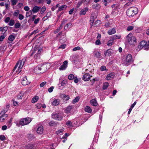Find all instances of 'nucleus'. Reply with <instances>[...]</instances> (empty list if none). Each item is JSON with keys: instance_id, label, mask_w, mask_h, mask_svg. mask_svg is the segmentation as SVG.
<instances>
[{"instance_id": "1", "label": "nucleus", "mask_w": 149, "mask_h": 149, "mask_svg": "<svg viewBox=\"0 0 149 149\" xmlns=\"http://www.w3.org/2000/svg\"><path fill=\"white\" fill-rule=\"evenodd\" d=\"M26 59V58H24L20 61L18 62L13 69V71H15L17 68L16 72H17L18 73H19L21 71V69L24 64Z\"/></svg>"}, {"instance_id": "2", "label": "nucleus", "mask_w": 149, "mask_h": 149, "mask_svg": "<svg viewBox=\"0 0 149 149\" xmlns=\"http://www.w3.org/2000/svg\"><path fill=\"white\" fill-rule=\"evenodd\" d=\"M138 12V8L134 7L128 8L126 12L127 15L129 17H133Z\"/></svg>"}, {"instance_id": "3", "label": "nucleus", "mask_w": 149, "mask_h": 149, "mask_svg": "<svg viewBox=\"0 0 149 149\" xmlns=\"http://www.w3.org/2000/svg\"><path fill=\"white\" fill-rule=\"evenodd\" d=\"M126 38L129 44L134 46L136 42V39L133 35L132 33H130L126 36Z\"/></svg>"}, {"instance_id": "4", "label": "nucleus", "mask_w": 149, "mask_h": 149, "mask_svg": "<svg viewBox=\"0 0 149 149\" xmlns=\"http://www.w3.org/2000/svg\"><path fill=\"white\" fill-rule=\"evenodd\" d=\"M31 121V119L29 118H26L21 120L19 122V124L23 126L27 125Z\"/></svg>"}, {"instance_id": "5", "label": "nucleus", "mask_w": 149, "mask_h": 149, "mask_svg": "<svg viewBox=\"0 0 149 149\" xmlns=\"http://www.w3.org/2000/svg\"><path fill=\"white\" fill-rule=\"evenodd\" d=\"M132 57L130 54H128L126 56L125 59L124 61L123 64L127 66L130 64L132 61Z\"/></svg>"}, {"instance_id": "6", "label": "nucleus", "mask_w": 149, "mask_h": 149, "mask_svg": "<svg viewBox=\"0 0 149 149\" xmlns=\"http://www.w3.org/2000/svg\"><path fill=\"white\" fill-rule=\"evenodd\" d=\"M40 73H43L45 72L47 69L49 68V65L48 64L40 65Z\"/></svg>"}, {"instance_id": "7", "label": "nucleus", "mask_w": 149, "mask_h": 149, "mask_svg": "<svg viewBox=\"0 0 149 149\" xmlns=\"http://www.w3.org/2000/svg\"><path fill=\"white\" fill-rule=\"evenodd\" d=\"M52 117L54 119L58 120H61L63 118L61 114L59 113L53 114Z\"/></svg>"}, {"instance_id": "8", "label": "nucleus", "mask_w": 149, "mask_h": 149, "mask_svg": "<svg viewBox=\"0 0 149 149\" xmlns=\"http://www.w3.org/2000/svg\"><path fill=\"white\" fill-rule=\"evenodd\" d=\"M68 66V61H65L63 63V64L59 68V69L60 70H65Z\"/></svg>"}, {"instance_id": "9", "label": "nucleus", "mask_w": 149, "mask_h": 149, "mask_svg": "<svg viewBox=\"0 0 149 149\" xmlns=\"http://www.w3.org/2000/svg\"><path fill=\"white\" fill-rule=\"evenodd\" d=\"M90 79V76L89 74L86 73L82 77V79L85 81H88Z\"/></svg>"}, {"instance_id": "10", "label": "nucleus", "mask_w": 149, "mask_h": 149, "mask_svg": "<svg viewBox=\"0 0 149 149\" xmlns=\"http://www.w3.org/2000/svg\"><path fill=\"white\" fill-rule=\"evenodd\" d=\"M43 127L42 125H40L38 127L37 130V132L38 134H41L43 133Z\"/></svg>"}, {"instance_id": "11", "label": "nucleus", "mask_w": 149, "mask_h": 149, "mask_svg": "<svg viewBox=\"0 0 149 149\" xmlns=\"http://www.w3.org/2000/svg\"><path fill=\"white\" fill-rule=\"evenodd\" d=\"M22 84L24 86H25L29 84L27 80L26 77H24L22 79L21 81Z\"/></svg>"}, {"instance_id": "12", "label": "nucleus", "mask_w": 149, "mask_h": 149, "mask_svg": "<svg viewBox=\"0 0 149 149\" xmlns=\"http://www.w3.org/2000/svg\"><path fill=\"white\" fill-rule=\"evenodd\" d=\"M114 73H111L108 74L106 78V80H111L114 77Z\"/></svg>"}, {"instance_id": "13", "label": "nucleus", "mask_w": 149, "mask_h": 149, "mask_svg": "<svg viewBox=\"0 0 149 149\" xmlns=\"http://www.w3.org/2000/svg\"><path fill=\"white\" fill-rule=\"evenodd\" d=\"M112 50L111 49H109L106 50L104 52V54L105 56H109L111 55L112 54Z\"/></svg>"}, {"instance_id": "14", "label": "nucleus", "mask_w": 149, "mask_h": 149, "mask_svg": "<svg viewBox=\"0 0 149 149\" xmlns=\"http://www.w3.org/2000/svg\"><path fill=\"white\" fill-rule=\"evenodd\" d=\"M33 72L36 73H40L41 70L40 69V65H39L35 67L33 70Z\"/></svg>"}, {"instance_id": "15", "label": "nucleus", "mask_w": 149, "mask_h": 149, "mask_svg": "<svg viewBox=\"0 0 149 149\" xmlns=\"http://www.w3.org/2000/svg\"><path fill=\"white\" fill-rule=\"evenodd\" d=\"M60 102V100L56 99L54 100L52 102V104L53 105L57 106L59 104Z\"/></svg>"}, {"instance_id": "16", "label": "nucleus", "mask_w": 149, "mask_h": 149, "mask_svg": "<svg viewBox=\"0 0 149 149\" xmlns=\"http://www.w3.org/2000/svg\"><path fill=\"white\" fill-rule=\"evenodd\" d=\"M146 42L145 41H142L140 43L139 45H138V48L142 49L144 47V46L146 44Z\"/></svg>"}, {"instance_id": "17", "label": "nucleus", "mask_w": 149, "mask_h": 149, "mask_svg": "<svg viewBox=\"0 0 149 149\" xmlns=\"http://www.w3.org/2000/svg\"><path fill=\"white\" fill-rule=\"evenodd\" d=\"M61 98L64 100L66 101L70 99V97L68 95H66L64 94H61Z\"/></svg>"}, {"instance_id": "18", "label": "nucleus", "mask_w": 149, "mask_h": 149, "mask_svg": "<svg viewBox=\"0 0 149 149\" xmlns=\"http://www.w3.org/2000/svg\"><path fill=\"white\" fill-rule=\"evenodd\" d=\"M40 7L36 6L32 9V11L33 13H36L39 11V9H40Z\"/></svg>"}, {"instance_id": "19", "label": "nucleus", "mask_w": 149, "mask_h": 149, "mask_svg": "<svg viewBox=\"0 0 149 149\" xmlns=\"http://www.w3.org/2000/svg\"><path fill=\"white\" fill-rule=\"evenodd\" d=\"M88 8L87 7H86L82 9L81 10L80 13V15H84L86 13V11H88Z\"/></svg>"}, {"instance_id": "20", "label": "nucleus", "mask_w": 149, "mask_h": 149, "mask_svg": "<svg viewBox=\"0 0 149 149\" xmlns=\"http://www.w3.org/2000/svg\"><path fill=\"white\" fill-rule=\"evenodd\" d=\"M90 104L94 106H96L98 105V103L96 100L95 99H93L90 101Z\"/></svg>"}, {"instance_id": "21", "label": "nucleus", "mask_w": 149, "mask_h": 149, "mask_svg": "<svg viewBox=\"0 0 149 149\" xmlns=\"http://www.w3.org/2000/svg\"><path fill=\"white\" fill-rule=\"evenodd\" d=\"M26 148L27 149H35V145L32 143L28 144Z\"/></svg>"}, {"instance_id": "22", "label": "nucleus", "mask_w": 149, "mask_h": 149, "mask_svg": "<svg viewBox=\"0 0 149 149\" xmlns=\"http://www.w3.org/2000/svg\"><path fill=\"white\" fill-rule=\"evenodd\" d=\"M100 5L98 3H96L92 5V8L93 9H96L97 10L100 9Z\"/></svg>"}, {"instance_id": "23", "label": "nucleus", "mask_w": 149, "mask_h": 149, "mask_svg": "<svg viewBox=\"0 0 149 149\" xmlns=\"http://www.w3.org/2000/svg\"><path fill=\"white\" fill-rule=\"evenodd\" d=\"M67 6L65 5L61 6L59 7L58 10L57 11V12H58L59 11L65 10L67 8Z\"/></svg>"}, {"instance_id": "24", "label": "nucleus", "mask_w": 149, "mask_h": 149, "mask_svg": "<svg viewBox=\"0 0 149 149\" xmlns=\"http://www.w3.org/2000/svg\"><path fill=\"white\" fill-rule=\"evenodd\" d=\"M93 54L97 58H100L101 57V53L99 52L95 51L93 52Z\"/></svg>"}, {"instance_id": "25", "label": "nucleus", "mask_w": 149, "mask_h": 149, "mask_svg": "<svg viewBox=\"0 0 149 149\" xmlns=\"http://www.w3.org/2000/svg\"><path fill=\"white\" fill-rule=\"evenodd\" d=\"M116 32V31L115 29L113 28L109 30L108 31L107 33L108 34L111 35L114 34Z\"/></svg>"}, {"instance_id": "26", "label": "nucleus", "mask_w": 149, "mask_h": 149, "mask_svg": "<svg viewBox=\"0 0 149 149\" xmlns=\"http://www.w3.org/2000/svg\"><path fill=\"white\" fill-rule=\"evenodd\" d=\"M85 111L86 112L88 113H91L92 110L91 107L89 106H86L85 109Z\"/></svg>"}, {"instance_id": "27", "label": "nucleus", "mask_w": 149, "mask_h": 149, "mask_svg": "<svg viewBox=\"0 0 149 149\" xmlns=\"http://www.w3.org/2000/svg\"><path fill=\"white\" fill-rule=\"evenodd\" d=\"M72 107V106L71 105L68 106L65 109V112L67 113H69L71 111Z\"/></svg>"}, {"instance_id": "28", "label": "nucleus", "mask_w": 149, "mask_h": 149, "mask_svg": "<svg viewBox=\"0 0 149 149\" xmlns=\"http://www.w3.org/2000/svg\"><path fill=\"white\" fill-rule=\"evenodd\" d=\"M39 99L38 97V96L36 95L32 99L31 102L33 103H35L37 102Z\"/></svg>"}, {"instance_id": "29", "label": "nucleus", "mask_w": 149, "mask_h": 149, "mask_svg": "<svg viewBox=\"0 0 149 149\" xmlns=\"http://www.w3.org/2000/svg\"><path fill=\"white\" fill-rule=\"evenodd\" d=\"M109 86V84L107 82L104 83L103 85V90L106 89Z\"/></svg>"}, {"instance_id": "30", "label": "nucleus", "mask_w": 149, "mask_h": 149, "mask_svg": "<svg viewBox=\"0 0 149 149\" xmlns=\"http://www.w3.org/2000/svg\"><path fill=\"white\" fill-rule=\"evenodd\" d=\"M95 18H96V16H93L92 15V14L91 15V18H90V21L92 23L91 26H92L93 25V22H94Z\"/></svg>"}, {"instance_id": "31", "label": "nucleus", "mask_w": 149, "mask_h": 149, "mask_svg": "<svg viewBox=\"0 0 149 149\" xmlns=\"http://www.w3.org/2000/svg\"><path fill=\"white\" fill-rule=\"evenodd\" d=\"M15 37L13 35H10L8 37V40L11 41V42H13L15 39Z\"/></svg>"}, {"instance_id": "32", "label": "nucleus", "mask_w": 149, "mask_h": 149, "mask_svg": "<svg viewBox=\"0 0 149 149\" xmlns=\"http://www.w3.org/2000/svg\"><path fill=\"white\" fill-rule=\"evenodd\" d=\"M24 96V93L22 92H20L17 95V97L19 99H22Z\"/></svg>"}, {"instance_id": "33", "label": "nucleus", "mask_w": 149, "mask_h": 149, "mask_svg": "<svg viewBox=\"0 0 149 149\" xmlns=\"http://www.w3.org/2000/svg\"><path fill=\"white\" fill-rule=\"evenodd\" d=\"M80 97L79 96L76 97L72 101V103L75 104L79 100Z\"/></svg>"}, {"instance_id": "34", "label": "nucleus", "mask_w": 149, "mask_h": 149, "mask_svg": "<svg viewBox=\"0 0 149 149\" xmlns=\"http://www.w3.org/2000/svg\"><path fill=\"white\" fill-rule=\"evenodd\" d=\"M114 43V42L111 40L110 39L107 42V45L109 46H111Z\"/></svg>"}, {"instance_id": "35", "label": "nucleus", "mask_w": 149, "mask_h": 149, "mask_svg": "<svg viewBox=\"0 0 149 149\" xmlns=\"http://www.w3.org/2000/svg\"><path fill=\"white\" fill-rule=\"evenodd\" d=\"M7 30V28L6 27H0V31H2V32L5 33Z\"/></svg>"}, {"instance_id": "36", "label": "nucleus", "mask_w": 149, "mask_h": 149, "mask_svg": "<svg viewBox=\"0 0 149 149\" xmlns=\"http://www.w3.org/2000/svg\"><path fill=\"white\" fill-rule=\"evenodd\" d=\"M15 24V22L14 20L13 19H10L9 21L8 25L10 26H12L14 25Z\"/></svg>"}, {"instance_id": "37", "label": "nucleus", "mask_w": 149, "mask_h": 149, "mask_svg": "<svg viewBox=\"0 0 149 149\" xmlns=\"http://www.w3.org/2000/svg\"><path fill=\"white\" fill-rule=\"evenodd\" d=\"M32 14V12L31 10L28 12H27L26 14V17H29Z\"/></svg>"}, {"instance_id": "38", "label": "nucleus", "mask_w": 149, "mask_h": 149, "mask_svg": "<svg viewBox=\"0 0 149 149\" xmlns=\"http://www.w3.org/2000/svg\"><path fill=\"white\" fill-rule=\"evenodd\" d=\"M11 4L12 6L15 5L17 3L18 0H11Z\"/></svg>"}, {"instance_id": "39", "label": "nucleus", "mask_w": 149, "mask_h": 149, "mask_svg": "<svg viewBox=\"0 0 149 149\" xmlns=\"http://www.w3.org/2000/svg\"><path fill=\"white\" fill-rule=\"evenodd\" d=\"M74 75L72 74H70L68 76V79L70 80H72L74 79Z\"/></svg>"}, {"instance_id": "40", "label": "nucleus", "mask_w": 149, "mask_h": 149, "mask_svg": "<svg viewBox=\"0 0 149 149\" xmlns=\"http://www.w3.org/2000/svg\"><path fill=\"white\" fill-rule=\"evenodd\" d=\"M64 130L63 129H61L58 130L56 132V133L57 134H59L60 135L61 134V133H62Z\"/></svg>"}, {"instance_id": "41", "label": "nucleus", "mask_w": 149, "mask_h": 149, "mask_svg": "<svg viewBox=\"0 0 149 149\" xmlns=\"http://www.w3.org/2000/svg\"><path fill=\"white\" fill-rule=\"evenodd\" d=\"M46 8L45 6H43L41 10L40 11V13L41 14H43L44 12L46 10Z\"/></svg>"}, {"instance_id": "42", "label": "nucleus", "mask_w": 149, "mask_h": 149, "mask_svg": "<svg viewBox=\"0 0 149 149\" xmlns=\"http://www.w3.org/2000/svg\"><path fill=\"white\" fill-rule=\"evenodd\" d=\"M100 24L101 21L100 20H97L95 22L94 25H95V26H97Z\"/></svg>"}, {"instance_id": "43", "label": "nucleus", "mask_w": 149, "mask_h": 149, "mask_svg": "<svg viewBox=\"0 0 149 149\" xmlns=\"http://www.w3.org/2000/svg\"><path fill=\"white\" fill-rule=\"evenodd\" d=\"M19 13V10H17L16 11H15L13 13V15L14 16L17 17Z\"/></svg>"}, {"instance_id": "44", "label": "nucleus", "mask_w": 149, "mask_h": 149, "mask_svg": "<svg viewBox=\"0 0 149 149\" xmlns=\"http://www.w3.org/2000/svg\"><path fill=\"white\" fill-rule=\"evenodd\" d=\"M67 83V81L66 80H63L62 81L61 83V85L62 86H64L65 84H66Z\"/></svg>"}, {"instance_id": "45", "label": "nucleus", "mask_w": 149, "mask_h": 149, "mask_svg": "<svg viewBox=\"0 0 149 149\" xmlns=\"http://www.w3.org/2000/svg\"><path fill=\"white\" fill-rule=\"evenodd\" d=\"M24 16L21 14H19L18 15V18L20 20H22L23 19Z\"/></svg>"}, {"instance_id": "46", "label": "nucleus", "mask_w": 149, "mask_h": 149, "mask_svg": "<svg viewBox=\"0 0 149 149\" xmlns=\"http://www.w3.org/2000/svg\"><path fill=\"white\" fill-rule=\"evenodd\" d=\"M6 37V36L4 34H3L0 36V41H2Z\"/></svg>"}, {"instance_id": "47", "label": "nucleus", "mask_w": 149, "mask_h": 149, "mask_svg": "<svg viewBox=\"0 0 149 149\" xmlns=\"http://www.w3.org/2000/svg\"><path fill=\"white\" fill-rule=\"evenodd\" d=\"M84 2L83 0H82L80 1H79L77 4V7L79 8L81 5Z\"/></svg>"}, {"instance_id": "48", "label": "nucleus", "mask_w": 149, "mask_h": 149, "mask_svg": "<svg viewBox=\"0 0 149 149\" xmlns=\"http://www.w3.org/2000/svg\"><path fill=\"white\" fill-rule=\"evenodd\" d=\"M1 115V116H0V122H2L3 121L5 118H4L2 114Z\"/></svg>"}, {"instance_id": "49", "label": "nucleus", "mask_w": 149, "mask_h": 149, "mask_svg": "<svg viewBox=\"0 0 149 149\" xmlns=\"http://www.w3.org/2000/svg\"><path fill=\"white\" fill-rule=\"evenodd\" d=\"M47 84L46 81H44L40 83V87L41 88L43 87Z\"/></svg>"}, {"instance_id": "50", "label": "nucleus", "mask_w": 149, "mask_h": 149, "mask_svg": "<svg viewBox=\"0 0 149 149\" xmlns=\"http://www.w3.org/2000/svg\"><path fill=\"white\" fill-rule=\"evenodd\" d=\"M72 25V24L71 23H70L67 24L64 27V29H66V28H70L71 27Z\"/></svg>"}, {"instance_id": "51", "label": "nucleus", "mask_w": 149, "mask_h": 149, "mask_svg": "<svg viewBox=\"0 0 149 149\" xmlns=\"http://www.w3.org/2000/svg\"><path fill=\"white\" fill-rule=\"evenodd\" d=\"M6 139L5 136L3 135H0V139L1 141H4Z\"/></svg>"}, {"instance_id": "52", "label": "nucleus", "mask_w": 149, "mask_h": 149, "mask_svg": "<svg viewBox=\"0 0 149 149\" xmlns=\"http://www.w3.org/2000/svg\"><path fill=\"white\" fill-rule=\"evenodd\" d=\"M81 49L80 47H79L77 46L76 47H75L72 50L74 51H77V50H79Z\"/></svg>"}, {"instance_id": "53", "label": "nucleus", "mask_w": 149, "mask_h": 149, "mask_svg": "<svg viewBox=\"0 0 149 149\" xmlns=\"http://www.w3.org/2000/svg\"><path fill=\"white\" fill-rule=\"evenodd\" d=\"M20 24L19 23H15V28H18L20 27Z\"/></svg>"}, {"instance_id": "54", "label": "nucleus", "mask_w": 149, "mask_h": 149, "mask_svg": "<svg viewBox=\"0 0 149 149\" xmlns=\"http://www.w3.org/2000/svg\"><path fill=\"white\" fill-rule=\"evenodd\" d=\"M54 88V87L53 86H51V87L49 88L48 89V91L49 93H51L53 91V89Z\"/></svg>"}, {"instance_id": "55", "label": "nucleus", "mask_w": 149, "mask_h": 149, "mask_svg": "<svg viewBox=\"0 0 149 149\" xmlns=\"http://www.w3.org/2000/svg\"><path fill=\"white\" fill-rule=\"evenodd\" d=\"M51 15V13L50 12H49L47 13L46 15V17H47L48 18L50 17Z\"/></svg>"}, {"instance_id": "56", "label": "nucleus", "mask_w": 149, "mask_h": 149, "mask_svg": "<svg viewBox=\"0 0 149 149\" xmlns=\"http://www.w3.org/2000/svg\"><path fill=\"white\" fill-rule=\"evenodd\" d=\"M10 20V18L9 17H7L4 21L6 23H8Z\"/></svg>"}, {"instance_id": "57", "label": "nucleus", "mask_w": 149, "mask_h": 149, "mask_svg": "<svg viewBox=\"0 0 149 149\" xmlns=\"http://www.w3.org/2000/svg\"><path fill=\"white\" fill-rule=\"evenodd\" d=\"M49 125L50 126H53L55 125V124L54 122L53 121H52L49 123Z\"/></svg>"}, {"instance_id": "58", "label": "nucleus", "mask_w": 149, "mask_h": 149, "mask_svg": "<svg viewBox=\"0 0 149 149\" xmlns=\"http://www.w3.org/2000/svg\"><path fill=\"white\" fill-rule=\"evenodd\" d=\"M133 27L132 26H130L127 28V30L128 31H130L133 29Z\"/></svg>"}, {"instance_id": "59", "label": "nucleus", "mask_w": 149, "mask_h": 149, "mask_svg": "<svg viewBox=\"0 0 149 149\" xmlns=\"http://www.w3.org/2000/svg\"><path fill=\"white\" fill-rule=\"evenodd\" d=\"M8 110V109L3 110L1 111L0 114H4V113H6L7 111Z\"/></svg>"}, {"instance_id": "60", "label": "nucleus", "mask_w": 149, "mask_h": 149, "mask_svg": "<svg viewBox=\"0 0 149 149\" xmlns=\"http://www.w3.org/2000/svg\"><path fill=\"white\" fill-rule=\"evenodd\" d=\"M95 44L97 45H99L101 44V42L99 40H97L95 42Z\"/></svg>"}, {"instance_id": "61", "label": "nucleus", "mask_w": 149, "mask_h": 149, "mask_svg": "<svg viewBox=\"0 0 149 149\" xmlns=\"http://www.w3.org/2000/svg\"><path fill=\"white\" fill-rule=\"evenodd\" d=\"M40 20V19L39 18H38L37 19L35 20L34 21V23L35 24H37Z\"/></svg>"}, {"instance_id": "62", "label": "nucleus", "mask_w": 149, "mask_h": 149, "mask_svg": "<svg viewBox=\"0 0 149 149\" xmlns=\"http://www.w3.org/2000/svg\"><path fill=\"white\" fill-rule=\"evenodd\" d=\"M72 124L71 122L70 121L68 120L66 122V125L67 126H70Z\"/></svg>"}, {"instance_id": "63", "label": "nucleus", "mask_w": 149, "mask_h": 149, "mask_svg": "<svg viewBox=\"0 0 149 149\" xmlns=\"http://www.w3.org/2000/svg\"><path fill=\"white\" fill-rule=\"evenodd\" d=\"M112 41H113L116 39V38L115 36L114 35L112 36L110 38V39Z\"/></svg>"}, {"instance_id": "64", "label": "nucleus", "mask_w": 149, "mask_h": 149, "mask_svg": "<svg viewBox=\"0 0 149 149\" xmlns=\"http://www.w3.org/2000/svg\"><path fill=\"white\" fill-rule=\"evenodd\" d=\"M74 81L76 83H77L78 82V78L77 77H74Z\"/></svg>"}]
</instances>
